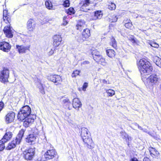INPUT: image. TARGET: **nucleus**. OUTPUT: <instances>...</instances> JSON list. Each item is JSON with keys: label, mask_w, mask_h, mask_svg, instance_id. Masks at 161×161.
I'll use <instances>...</instances> for the list:
<instances>
[{"label": "nucleus", "mask_w": 161, "mask_h": 161, "mask_svg": "<svg viewBox=\"0 0 161 161\" xmlns=\"http://www.w3.org/2000/svg\"><path fill=\"white\" fill-rule=\"evenodd\" d=\"M137 64L141 75L145 73H150L153 70L151 63L144 58L141 59Z\"/></svg>", "instance_id": "f257e3e1"}, {"label": "nucleus", "mask_w": 161, "mask_h": 161, "mask_svg": "<svg viewBox=\"0 0 161 161\" xmlns=\"http://www.w3.org/2000/svg\"><path fill=\"white\" fill-rule=\"evenodd\" d=\"M31 109L29 106H25L22 107L20 111H19L17 115L18 119L19 120H23L25 118L33 115L31 114Z\"/></svg>", "instance_id": "f03ea898"}, {"label": "nucleus", "mask_w": 161, "mask_h": 161, "mask_svg": "<svg viewBox=\"0 0 161 161\" xmlns=\"http://www.w3.org/2000/svg\"><path fill=\"white\" fill-rule=\"evenodd\" d=\"M160 81V78L155 74H152L146 79L147 84L150 86L157 85Z\"/></svg>", "instance_id": "7ed1b4c3"}, {"label": "nucleus", "mask_w": 161, "mask_h": 161, "mask_svg": "<svg viewBox=\"0 0 161 161\" xmlns=\"http://www.w3.org/2000/svg\"><path fill=\"white\" fill-rule=\"evenodd\" d=\"M35 150L33 148H30L25 150L23 152V157L27 160H31L33 158L35 155Z\"/></svg>", "instance_id": "20e7f679"}, {"label": "nucleus", "mask_w": 161, "mask_h": 161, "mask_svg": "<svg viewBox=\"0 0 161 161\" xmlns=\"http://www.w3.org/2000/svg\"><path fill=\"white\" fill-rule=\"evenodd\" d=\"M9 76V71L6 69H4L1 72L0 75V81L5 83L8 81Z\"/></svg>", "instance_id": "39448f33"}, {"label": "nucleus", "mask_w": 161, "mask_h": 161, "mask_svg": "<svg viewBox=\"0 0 161 161\" xmlns=\"http://www.w3.org/2000/svg\"><path fill=\"white\" fill-rule=\"evenodd\" d=\"M36 118L35 115H31L25 118L23 123V126L25 127L28 126L29 125L34 122V120Z\"/></svg>", "instance_id": "423d86ee"}, {"label": "nucleus", "mask_w": 161, "mask_h": 161, "mask_svg": "<svg viewBox=\"0 0 161 161\" xmlns=\"http://www.w3.org/2000/svg\"><path fill=\"white\" fill-rule=\"evenodd\" d=\"M13 29L10 25L5 26L3 29L4 33L8 38H11L13 36Z\"/></svg>", "instance_id": "0eeeda50"}, {"label": "nucleus", "mask_w": 161, "mask_h": 161, "mask_svg": "<svg viewBox=\"0 0 161 161\" xmlns=\"http://www.w3.org/2000/svg\"><path fill=\"white\" fill-rule=\"evenodd\" d=\"M90 30L88 29H84L82 34V38H79L78 40L79 42H82L86 39L88 38L90 36Z\"/></svg>", "instance_id": "6e6552de"}, {"label": "nucleus", "mask_w": 161, "mask_h": 161, "mask_svg": "<svg viewBox=\"0 0 161 161\" xmlns=\"http://www.w3.org/2000/svg\"><path fill=\"white\" fill-rule=\"evenodd\" d=\"M85 146L90 149H92L94 146V144L93 142L92 138L90 137L85 138L82 139Z\"/></svg>", "instance_id": "1a4fd4ad"}, {"label": "nucleus", "mask_w": 161, "mask_h": 161, "mask_svg": "<svg viewBox=\"0 0 161 161\" xmlns=\"http://www.w3.org/2000/svg\"><path fill=\"white\" fill-rule=\"evenodd\" d=\"M11 48V46L9 43L5 42H0V49L4 52H8Z\"/></svg>", "instance_id": "9d476101"}, {"label": "nucleus", "mask_w": 161, "mask_h": 161, "mask_svg": "<svg viewBox=\"0 0 161 161\" xmlns=\"http://www.w3.org/2000/svg\"><path fill=\"white\" fill-rule=\"evenodd\" d=\"M56 152L53 149L48 150L45 153L44 156L46 159L53 158L56 155Z\"/></svg>", "instance_id": "9b49d317"}, {"label": "nucleus", "mask_w": 161, "mask_h": 161, "mask_svg": "<svg viewBox=\"0 0 161 161\" xmlns=\"http://www.w3.org/2000/svg\"><path fill=\"white\" fill-rule=\"evenodd\" d=\"M53 39L54 40L53 46L55 50V49H57V47L60 44L62 39L60 36L59 35L54 36Z\"/></svg>", "instance_id": "f8f14e48"}, {"label": "nucleus", "mask_w": 161, "mask_h": 161, "mask_svg": "<svg viewBox=\"0 0 161 161\" xmlns=\"http://www.w3.org/2000/svg\"><path fill=\"white\" fill-rule=\"evenodd\" d=\"M36 26L34 20L32 19H30L27 22V29L29 31H33L35 28Z\"/></svg>", "instance_id": "ddd939ff"}, {"label": "nucleus", "mask_w": 161, "mask_h": 161, "mask_svg": "<svg viewBox=\"0 0 161 161\" xmlns=\"http://www.w3.org/2000/svg\"><path fill=\"white\" fill-rule=\"evenodd\" d=\"M30 46H24L23 45L16 46V48L18 49V51L19 53H25L27 50H29Z\"/></svg>", "instance_id": "4468645a"}, {"label": "nucleus", "mask_w": 161, "mask_h": 161, "mask_svg": "<svg viewBox=\"0 0 161 161\" xmlns=\"http://www.w3.org/2000/svg\"><path fill=\"white\" fill-rule=\"evenodd\" d=\"M12 133L11 132L9 131H6L4 135L0 141L3 143H5L10 140L12 136Z\"/></svg>", "instance_id": "2eb2a0df"}, {"label": "nucleus", "mask_w": 161, "mask_h": 161, "mask_svg": "<svg viewBox=\"0 0 161 161\" xmlns=\"http://www.w3.org/2000/svg\"><path fill=\"white\" fill-rule=\"evenodd\" d=\"M15 114L14 112L10 111L6 116V120L8 123L12 122L14 120Z\"/></svg>", "instance_id": "dca6fc26"}, {"label": "nucleus", "mask_w": 161, "mask_h": 161, "mask_svg": "<svg viewBox=\"0 0 161 161\" xmlns=\"http://www.w3.org/2000/svg\"><path fill=\"white\" fill-rule=\"evenodd\" d=\"M81 4L82 5H81L80 10L84 12H87L89 9L87 8L90 4L89 0H86L81 2Z\"/></svg>", "instance_id": "f3484780"}, {"label": "nucleus", "mask_w": 161, "mask_h": 161, "mask_svg": "<svg viewBox=\"0 0 161 161\" xmlns=\"http://www.w3.org/2000/svg\"><path fill=\"white\" fill-rule=\"evenodd\" d=\"M81 136L82 139L90 136V132L85 127L81 128Z\"/></svg>", "instance_id": "a211bd4d"}, {"label": "nucleus", "mask_w": 161, "mask_h": 161, "mask_svg": "<svg viewBox=\"0 0 161 161\" xmlns=\"http://www.w3.org/2000/svg\"><path fill=\"white\" fill-rule=\"evenodd\" d=\"M20 143L19 140H17L15 139L13 140L8 144V146L6 147V149L8 150H11L14 148L16 144H19Z\"/></svg>", "instance_id": "6ab92c4d"}, {"label": "nucleus", "mask_w": 161, "mask_h": 161, "mask_svg": "<svg viewBox=\"0 0 161 161\" xmlns=\"http://www.w3.org/2000/svg\"><path fill=\"white\" fill-rule=\"evenodd\" d=\"M91 52L93 58L95 61L97 60L98 59V58L101 56L99 52L94 48H92L91 50Z\"/></svg>", "instance_id": "aec40b11"}, {"label": "nucleus", "mask_w": 161, "mask_h": 161, "mask_svg": "<svg viewBox=\"0 0 161 161\" xmlns=\"http://www.w3.org/2000/svg\"><path fill=\"white\" fill-rule=\"evenodd\" d=\"M72 105L73 108H79L81 107L82 104L80 100L78 98H74L73 100Z\"/></svg>", "instance_id": "412c9836"}, {"label": "nucleus", "mask_w": 161, "mask_h": 161, "mask_svg": "<svg viewBox=\"0 0 161 161\" xmlns=\"http://www.w3.org/2000/svg\"><path fill=\"white\" fill-rule=\"evenodd\" d=\"M3 19L6 23H9L10 19L8 15V11L7 10H4L3 11Z\"/></svg>", "instance_id": "4be33fe9"}, {"label": "nucleus", "mask_w": 161, "mask_h": 161, "mask_svg": "<svg viewBox=\"0 0 161 161\" xmlns=\"http://www.w3.org/2000/svg\"><path fill=\"white\" fill-rule=\"evenodd\" d=\"M86 26L85 22L84 20H80L78 21L76 25L77 29L81 30Z\"/></svg>", "instance_id": "5701e85b"}, {"label": "nucleus", "mask_w": 161, "mask_h": 161, "mask_svg": "<svg viewBox=\"0 0 161 161\" xmlns=\"http://www.w3.org/2000/svg\"><path fill=\"white\" fill-rule=\"evenodd\" d=\"M121 136L122 138L125 139V140L127 143H129V141L131 140V138L130 137H129L128 135L124 131H121L120 133Z\"/></svg>", "instance_id": "b1692460"}, {"label": "nucleus", "mask_w": 161, "mask_h": 161, "mask_svg": "<svg viewBox=\"0 0 161 161\" xmlns=\"http://www.w3.org/2000/svg\"><path fill=\"white\" fill-rule=\"evenodd\" d=\"M36 139V138L34 135L30 134L26 138V141L27 142L31 144L32 142L35 141Z\"/></svg>", "instance_id": "393cba45"}, {"label": "nucleus", "mask_w": 161, "mask_h": 161, "mask_svg": "<svg viewBox=\"0 0 161 161\" xmlns=\"http://www.w3.org/2000/svg\"><path fill=\"white\" fill-rule=\"evenodd\" d=\"M25 130V129H22L20 130L19 133L16 137L15 139L17 140H19V142H20L21 140L23 137L24 132Z\"/></svg>", "instance_id": "a878e982"}, {"label": "nucleus", "mask_w": 161, "mask_h": 161, "mask_svg": "<svg viewBox=\"0 0 161 161\" xmlns=\"http://www.w3.org/2000/svg\"><path fill=\"white\" fill-rule=\"evenodd\" d=\"M103 16V14L101 11H97L95 12L93 20L100 19Z\"/></svg>", "instance_id": "bb28decb"}, {"label": "nucleus", "mask_w": 161, "mask_h": 161, "mask_svg": "<svg viewBox=\"0 0 161 161\" xmlns=\"http://www.w3.org/2000/svg\"><path fill=\"white\" fill-rule=\"evenodd\" d=\"M98 58L97 60L96 61L97 62H98L99 63H100L103 66H106L108 65V63L106 61L105 59L103 58L101 56Z\"/></svg>", "instance_id": "cd10ccee"}, {"label": "nucleus", "mask_w": 161, "mask_h": 161, "mask_svg": "<svg viewBox=\"0 0 161 161\" xmlns=\"http://www.w3.org/2000/svg\"><path fill=\"white\" fill-rule=\"evenodd\" d=\"M107 55L111 58L114 57L115 55V51L112 49H108L106 51Z\"/></svg>", "instance_id": "c85d7f7f"}, {"label": "nucleus", "mask_w": 161, "mask_h": 161, "mask_svg": "<svg viewBox=\"0 0 161 161\" xmlns=\"http://www.w3.org/2000/svg\"><path fill=\"white\" fill-rule=\"evenodd\" d=\"M153 62L159 67L161 68V59L158 57L155 56L153 58Z\"/></svg>", "instance_id": "c756f323"}, {"label": "nucleus", "mask_w": 161, "mask_h": 161, "mask_svg": "<svg viewBox=\"0 0 161 161\" xmlns=\"http://www.w3.org/2000/svg\"><path fill=\"white\" fill-rule=\"evenodd\" d=\"M149 151L150 154L153 156H154L158 157L159 154V153L153 148L151 147L150 148Z\"/></svg>", "instance_id": "7c9ffc66"}, {"label": "nucleus", "mask_w": 161, "mask_h": 161, "mask_svg": "<svg viewBox=\"0 0 161 161\" xmlns=\"http://www.w3.org/2000/svg\"><path fill=\"white\" fill-rule=\"evenodd\" d=\"M63 103L64 106L69 110H70L71 109V108H69V106L71 105V103L68 99L66 98L64 99Z\"/></svg>", "instance_id": "2f4dec72"}, {"label": "nucleus", "mask_w": 161, "mask_h": 161, "mask_svg": "<svg viewBox=\"0 0 161 161\" xmlns=\"http://www.w3.org/2000/svg\"><path fill=\"white\" fill-rule=\"evenodd\" d=\"M38 82L39 83V85H38V88H39L40 92L43 94L45 93L44 88L42 85L41 83V80L40 79H37Z\"/></svg>", "instance_id": "473e14b6"}, {"label": "nucleus", "mask_w": 161, "mask_h": 161, "mask_svg": "<svg viewBox=\"0 0 161 161\" xmlns=\"http://www.w3.org/2000/svg\"><path fill=\"white\" fill-rule=\"evenodd\" d=\"M105 90L109 96L112 97L115 94V91L114 90L105 89Z\"/></svg>", "instance_id": "72a5a7b5"}, {"label": "nucleus", "mask_w": 161, "mask_h": 161, "mask_svg": "<svg viewBox=\"0 0 161 161\" xmlns=\"http://www.w3.org/2000/svg\"><path fill=\"white\" fill-rule=\"evenodd\" d=\"M110 45L112 46L114 48L116 49L117 47V43L115 39L112 38L111 39L110 42Z\"/></svg>", "instance_id": "f704fd0d"}, {"label": "nucleus", "mask_w": 161, "mask_h": 161, "mask_svg": "<svg viewBox=\"0 0 161 161\" xmlns=\"http://www.w3.org/2000/svg\"><path fill=\"white\" fill-rule=\"evenodd\" d=\"M45 5L47 8L49 9H51L53 7V5L51 1L49 0L45 2Z\"/></svg>", "instance_id": "c9c22d12"}, {"label": "nucleus", "mask_w": 161, "mask_h": 161, "mask_svg": "<svg viewBox=\"0 0 161 161\" xmlns=\"http://www.w3.org/2000/svg\"><path fill=\"white\" fill-rule=\"evenodd\" d=\"M56 77L55 78V83H57L56 85H57L58 84H60L62 80L61 77L59 75H56Z\"/></svg>", "instance_id": "e433bc0d"}, {"label": "nucleus", "mask_w": 161, "mask_h": 161, "mask_svg": "<svg viewBox=\"0 0 161 161\" xmlns=\"http://www.w3.org/2000/svg\"><path fill=\"white\" fill-rule=\"evenodd\" d=\"M66 13L69 15H71L75 13V11L73 8L70 7L66 10Z\"/></svg>", "instance_id": "4c0bfd02"}, {"label": "nucleus", "mask_w": 161, "mask_h": 161, "mask_svg": "<svg viewBox=\"0 0 161 161\" xmlns=\"http://www.w3.org/2000/svg\"><path fill=\"white\" fill-rule=\"evenodd\" d=\"M56 75H51L47 77V79L48 80H50L53 82H55V78Z\"/></svg>", "instance_id": "58836bf2"}, {"label": "nucleus", "mask_w": 161, "mask_h": 161, "mask_svg": "<svg viewBox=\"0 0 161 161\" xmlns=\"http://www.w3.org/2000/svg\"><path fill=\"white\" fill-rule=\"evenodd\" d=\"M116 5L114 3H111L108 5V8L111 10H114L116 8Z\"/></svg>", "instance_id": "ea45409f"}, {"label": "nucleus", "mask_w": 161, "mask_h": 161, "mask_svg": "<svg viewBox=\"0 0 161 161\" xmlns=\"http://www.w3.org/2000/svg\"><path fill=\"white\" fill-rule=\"evenodd\" d=\"M80 73V71L76 70L72 73L71 76L73 77H75L79 75Z\"/></svg>", "instance_id": "a19ab883"}, {"label": "nucleus", "mask_w": 161, "mask_h": 161, "mask_svg": "<svg viewBox=\"0 0 161 161\" xmlns=\"http://www.w3.org/2000/svg\"><path fill=\"white\" fill-rule=\"evenodd\" d=\"M149 44L152 47H155V48H158L159 47V45L152 41H149L148 42Z\"/></svg>", "instance_id": "79ce46f5"}, {"label": "nucleus", "mask_w": 161, "mask_h": 161, "mask_svg": "<svg viewBox=\"0 0 161 161\" xmlns=\"http://www.w3.org/2000/svg\"><path fill=\"white\" fill-rule=\"evenodd\" d=\"M63 6L65 7H68L69 5V0L65 1L63 4Z\"/></svg>", "instance_id": "37998d69"}, {"label": "nucleus", "mask_w": 161, "mask_h": 161, "mask_svg": "<svg viewBox=\"0 0 161 161\" xmlns=\"http://www.w3.org/2000/svg\"><path fill=\"white\" fill-rule=\"evenodd\" d=\"M57 49H55V50L54 49H54H51V50L47 53L48 55L49 56L52 55L54 53V50L55 51V50Z\"/></svg>", "instance_id": "c03bdc74"}, {"label": "nucleus", "mask_w": 161, "mask_h": 161, "mask_svg": "<svg viewBox=\"0 0 161 161\" xmlns=\"http://www.w3.org/2000/svg\"><path fill=\"white\" fill-rule=\"evenodd\" d=\"M132 24L130 23H127L125 24V27L127 28H130L132 26Z\"/></svg>", "instance_id": "a18cd8bd"}, {"label": "nucleus", "mask_w": 161, "mask_h": 161, "mask_svg": "<svg viewBox=\"0 0 161 161\" xmlns=\"http://www.w3.org/2000/svg\"><path fill=\"white\" fill-rule=\"evenodd\" d=\"M129 39L133 43H136V40L134 38V37L133 36H132L131 37H130L129 38Z\"/></svg>", "instance_id": "49530a36"}, {"label": "nucleus", "mask_w": 161, "mask_h": 161, "mask_svg": "<svg viewBox=\"0 0 161 161\" xmlns=\"http://www.w3.org/2000/svg\"><path fill=\"white\" fill-rule=\"evenodd\" d=\"M88 86V84L86 82H85L82 87V90L84 91H85L86 89Z\"/></svg>", "instance_id": "de8ad7c7"}, {"label": "nucleus", "mask_w": 161, "mask_h": 161, "mask_svg": "<svg viewBox=\"0 0 161 161\" xmlns=\"http://www.w3.org/2000/svg\"><path fill=\"white\" fill-rule=\"evenodd\" d=\"M67 18V17H64L63 18L64 23L63 25H66L68 24V22L65 20Z\"/></svg>", "instance_id": "09e8293b"}, {"label": "nucleus", "mask_w": 161, "mask_h": 161, "mask_svg": "<svg viewBox=\"0 0 161 161\" xmlns=\"http://www.w3.org/2000/svg\"><path fill=\"white\" fill-rule=\"evenodd\" d=\"M90 63V62L88 61H84L81 63V65L88 64Z\"/></svg>", "instance_id": "8fccbe9b"}, {"label": "nucleus", "mask_w": 161, "mask_h": 161, "mask_svg": "<svg viewBox=\"0 0 161 161\" xmlns=\"http://www.w3.org/2000/svg\"><path fill=\"white\" fill-rule=\"evenodd\" d=\"M102 82L103 83L105 84H109V82L108 81L106 80H102Z\"/></svg>", "instance_id": "3c124183"}, {"label": "nucleus", "mask_w": 161, "mask_h": 161, "mask_svg": "<svg viewBox=\"0 0 161 161\" xmlns=\"http://www.w3.org/2000/svg\"><path fill=\"white\" fill-rule=\"evenodd\" d=\"M143 161H151L147 157H145L143 159Z\"/></svg>", "instance_id": "603ef678"}, {"label": "nucleus", "mask_w": 161, "mask_h": 161, "mask_svg": "<svg viewBox=\"0 0 161 161\" xmlns=\"http://www.w3.org/2000/svg\"><path fill=\"white\" fill-rule=\"evenodd\" d=\"M113 17H114V19L113 20V21L112 22H115L117 20V18L116 17V16H113Z\"/></svg>", "instance_id": "864d4df0"}, {"label": "nucleus", "mask_w": 161, "mask_h": 161, "mask_svg": "<svg viewBox=\"0 0 161 161\" xmlns=\"http://www.w3.org/2000/svg\"><path fill=\"white\" fill-rule=\"evenodd\" d=\"M130 161H139L136 158H134L131 159Z\"/></svg>", "instance_id": "5fc2aeb1"}, {"label": "nucleus", "mask_w": 161, "mask_h": 161, "mask_svg": "<svg viewBox=\"0 0 161 161\" xmlns=\"http://www.w3.org/2000/svg\"><path fill=\"white\" fill-rule=\"evenodd\" d=\"M138 127V128L139 129L142 130L143 129L142 128V127L141 126L139 125V126Z\"/></svg>", "instance_id": "6e6d98bb"}, {"label": "nucleus", "mask_w": 161, "mask_h": 161, "mask_svg": "<svg viewBox=\"0 0 161 161\" xmlns=\"http://www.w3.org/2000/svg\"><path fill=\"white\" fill-rule=\"evenodd\" d=\"M142 130L145 132L148 133L147 130L146 129H143Z\"/></svg>", "instance_id": "4d7b16f0"}, {"label": "nucleus", "mask_w": 161, "mask_h": 161, "mask_svg": "<svg viewBox=\"0 0 161 161\" xmlns=\"http://www.w3.org/2000/svg\"><path fill=\"white\" fill-rule=\"evenodd\" d=\"M134 125L136 126H139V125L136 123H134Z\"/></svg>", "instance_id": "13d9d810"}, {"label": "nucleus", "mask_w": 161, "mask_h": 161, "mask_svg": "<svg viewBox=\"0 0 161 161\" xmlns=\"http://www.w3.org/2000/svg\"><path fill=\"white\" fill-rule=\"evenodd\" d=\"M160 89H161V85H160Z\"/></svg>", "instance_id": "bf43d9fd"}, {"label": "nucleus", "mask_w": 161, "mask_h": 161, "mask_svg": "<svg viewBox=\"0 0 161 161\" xmlns=\"http://www.w3.org/2000/svg\"><path fill=\"white\" fill-rule=\"evenodd\" d=\"M9 161H13V160Z\"/></svg>", "instance_id": "052dcab7"}]
</instances>
